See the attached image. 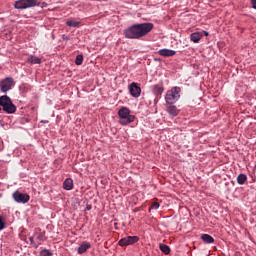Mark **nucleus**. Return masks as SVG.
Instances as JSON below:
<instances>
[{
  "mask_svg": "<svg viewBox=\"0 0 256 256\" xmlns=\"http://www.w3.org/2000/svg\"><path fill=\"white\" fill-rule=\"evenodd\" d=\"M154 27L155 25L151 22L132 24L123 30V35L125 39H142L147 37Z\"/></svg>",
  "mask_w": 256,
  "mask_h": 256,
  "instance_id": "f257e3e1",
  "label": "nucleus"
},
{
  "mask_svg": "<svg viewBox=\"0 0 256 256\" xmlns=\"http://www.w3.org/2000/svg\"><path fill=\"white\" fill-rule=\"evenodd\" d=\"M47 5V2H39V0H17L14 3V8L23 11L24 9H31V7H41L43 9Z\"/></svg>",
  "mask_w": 256,
  "mask_h": 256,
  "instance_id": "f03ea898",
  "label": "nucleus"
},
{
  "mask_svg": "<svg viewBox=\"0 0 256 256\" xmlns=\"http://www.w3.org/2000/svg\"><path fill=\"white\" fill-rule=\"evenodd\" d=\"M118 117V123L123 127L130 125V123H133L135 119H137L135 115L131 114V110L127 107H122L118 110Z\"/></svg>",
  "mask_w": 256,
  "mask_h": 256,
  "instance_id": "7ed1b4c3",
  "label": "nucleus"
},
{
  "mask_svg": "<svg viewBox=\"0 0 256 256\" xmlns=\"http://www.w3.org/2000/svg\"><path fill=\"white\" fill-rule=\"evenodd\" d=\"M0 107H2V111L7 113L8 115H13L17 111V106L13 104V100L8 95L0 96Z\"/></svg>",
  "mask_w": 256,
  "mask_h": 256,
  "instance_id": "20e7f679",
  "label": "nucleus"
},
{
  "mask_svg": "<svg viewBox=\"0 0 256 256\" xmlns=\"http://www.w3.org/2000/svg\"><path fill=\"white\" fill-rule=\"evenodd\" d=\"M181 99V87L176 86L173 87L171 90H168L165 95V101L168 105H174Z\"/></svg>",
  "mask_w": 256,
  "mask_h": 256,
  "instance_id": "39448f33",
  "label": "nucleus"
},
{
  "mask_svg": "<svg viewBox=\"0 0 256 256\" xmlns=\"http://www.w3.org/2000/svg\"><path fill=\"white\" fill-rule=\"evenodd\" d=\"M12 199H14L15 203H22V205H25V203H29L31 196L27 193H22L19 190H16L12 194Z\"/></svg>",
  "mask_w": 256,
  "mask_h": 256,
  "instance_id": "423d86ee",
  "label": "nucleus"
},
{
  "mask_svg": "<svg viewBox=\"0 0 256 256\" xmlns=\"http://www.w3.org/2000/svg\"><path fill=\"white\" fill-rule=\"evenodd\" d=\"M14 85L15 80L13 79V77H6L0 82V90L2 91V93H7L8 91H11V89H13Z\"/></svg>",
  "mask_w": 256,
  "mask_h": 256,
  "instance_id": "0eeeda50",
  "label": "nucleus"
},
{
  "mask_svg": "<svg viewBox=\"0 0 256 256\" xmlns=\"http://www.w3.org/2000/svg\"><path fill=\"white\" fill-rule=\"evenodd\" d=\"M139 242V236H127L118 241L120 247H129V245H135Z\"/></svg>",
  "mask_w": 256,
  "mask_h": 256,
  "instance_id": "6e6552de",
  "label": "nucleus"
},
{
  "mask_svg": "<svg viewBox=\"0 0 256 256\" xmlns=\"http://www.w3.org/2000/svg\"><path fill=\"white\" fill-rule=\"evenodd\" d=\"M129 93L131 97H134L135 99L141 97V86H139L138 83L132 82L129 86Z\"/></svg>",
  "mask_w": 256,
  "mask_h": 256,
  "instance_id": "1a4fd4ad",
  "label": "nucleus"
},
{
  "mask_svg": "<svg viewBox=\"0 0 256 256\" xmlns=\"http://www.w3.org/2000/svg\"><path fill=\"white\" fill-rule=\"evenodd\" d=\"M163 91H165L163 83H159L152 86V93L153 95H155V97H161V95H163Z\"/></svg>",
  "mask_w": 256,
  "mask_h": 256,
  "instance_id": "9d476101",
  "label": "nucleus"
},
{
  "mask_svg": "<svg viewBox=\"0 0 256 256\" xmlns=\"http://www.w3.org/2000/svg\"><path fill=\"white\" fill-rule=\"evenodd\" d=\"M158 55H160L161 57H174V55H177V51L163 48L158 51Z\"/></svg>",
  "mask_w": 256,
  "mask_h": 256,
  "instance_id": "9b49d317",
  "label": "nucleus"
},
{
  "mask_svg": "<svg viewBox=\"0 0 256 256\" xmlns=\"http://www.w3.org/2000/svg\"><path fill=\"white\" fill-rule=\"evenodd\" d=\"M166 111L169 115H171V117H177V115H179V109H177V106L173 104H169L166 107Z\"/></svg>",
  "mask_w": 256,
  "mask_h": 256,
  "instance_id": "f8f14e48",
  "label": "nucleus"
},
{
  "mask_svg": "<svg viewBox=\"0 0 256 256\" xmlns=\"http://www.w3.org/2000/svg\"><path fill=\"white\" fill-rule=\"evenodd\" d=\"M87 249H91V243L84 241L78 247V254L83 255V253L87 252Z\"/></svg>",
  "mask_w": 256,
  "mask_h": 256,
  "instance_id": "ddd939ff",
  "label": "nucleus"
},
{
  "mask_svg": "<svg viewBox=\"0 0 256 256\" xmlns=\"http://www.w3.org/2000/svg\"><path fill=\"white\" fill-rule=\"evenodd\" d=\"M200 239L203 241V243H206L207 245H211V243H215V238L209 234H202L200 236Z\"/></svg>",
  "mask_w": 256,
  "mask_h": 256,
  "instance_id": "4468645a",
  "label": "nucleus"
},
{
  "mask_svg": "<svg viewBox=\"0 0 256 256\" xmlns=\"http://www.w3.org/2000/svg\"><path fill=\"white\" fill-rule=\"evenodd\" d=\"M203 38V34L201 32H194L190 35V41L193 43H198Z\"/></svg>",
  "mask_w": 256,
  "mask_h": 256,
  "instance_id": "2eb2a0df",
  "label": "nucleus"
},
{
  "mask_svg": "<svg viewBox=\"0 0 256 256\" xmlns=\"http://www.w3.org/2000/svg\"><path fill=\"white\" fill-rule=\"evenodd\" d=\"M63 189H65V191H71V189H73V179L66 178L63 182Z\"/></svg>",
  "mask_w": 256,
  "mask_h": 256,
  "instance_id": "dca6fc26",
  "label": "nucleus"
},
{
  "mask_svg": "<svg viewBox=\"0 0 256 256\" xmlns=\"http://www.w3.org/2000/svg\"><path fill=\"white\" fill-rule=\"evenodd\" d=\"M238 185H245L247 183V174H239L236 178Z\"/></svg>",
  "mask_w": 256,
  "mask_h": 256,
  "instance_id": "f3484780",
  "label": "nucleus"
},
{
  "mask_svg": "<svg viewBox=\"0 0 256 256\" xmlns=\"http://www.w3.org/2000/svg\"><path fill=\"white\" fill-rule=\"evenodd\" d=\"M28 62L32 65H41V58L37 56H30L28 57Z\"/></svg>",
  "mask_w": 256,
  "mask_h": 256,
  "instance_id": "a211bd4d",
  "label": "nucleus"
},
{
  "mask_svg": "<svg viewBox=\"0 0 256 256\" xmlns=\"http://www.w3.org/2000/svg\"><path fill=\"white\" fill-rule=\"evenodd\" d=\"M160 251H162L164 255H169V253H171V248L166 244H160Z\"/></svg>",
  "mask_w": 256,
  "mask_h": 256,
  "instance_id": "6ab92c4d",
  "label": "nucleus"
},
{
  "mask_svg": "<svg viewBox=\"0 0 256 256\" xmlns=\"http://www.w3.org/2000/svg\"><path fill=\"white\" fill-rule=\"evenodd\" d=\"M66 25H67V27H79L81 25V22L73 21V20H67Z\"/></svg>",
  "mask_w": 256,
  "mask_h": 256,
  "instance_id": "aec40b11",
  "label": "nucleus"
},
{
  "mask_svg": "<svg viewBox=\"0 0 256 256\" xmlns=\"http://www.w3.org/2000/svg\"><path fill=\"white\" fill-rule=\"evenodd\" d=\"M40 256H53V251L49 249H42L40 251Z\"/></svg>",
  "mask_w": 256,
  "mask_h": 256,
  "instance_id": "412c9836",
  "label": "nucleus"
},
{
  "mask_svg": "<svg viewBox=\"0 0 256 256\" xmlns=\"http://www.w3.org/2000/svg\"><path fill=\"white\" fill-rule=\"evenodd\" d=\"M75 65H83V54H78L76 56Z\"/></svg>",
  "mask_w": 256,
  "mask_h": 256,
  "instance_id": "4be33fe9",
  "label": "nucleus"
},
{
  "mask_svg": "<svg viewBox=\"0 0 256 256\" xmlns=\"http://www.w3.org/2000/svg\"><path fill=\"white\" fill-rule=\"evenodd\" d=\"M7 227V222L5 221V217L0 216V231H3Z\"/></svg>",
  "mask_w": 256,
  "mask_h": 256,
  "instance_id": "5701e85b",
  "label": "nucleus"
},
{
  "mask_svg": "<svg viewBox=\"0 0 256 256\" xmlns=\"http://www.w3.org/2000/svg\"><path fill=\"white\" fill-rule=\"evenodd\" d=\"M160 207L159 202H153L149 208V211H151V209H155L157 210Z\"/></svg>",
  "mask_w": 256,
  "mask_h": 256,
  "instance_id": "b1692460",
  "label": "nucleus"
},
{
  "mask_svg": "<svg viewBox=\"0 0 256 256\" xmlns=\"http://www.w3.org/2000/svg\"><path fill=\"white\" fill-rule=\"evenodd\" d=\"M37 240H38V241H46L47 239L45 238V232H41V233L37 236Z\"/></svg>",
  "mask_w": 256,
  "mask_h": 256,
  "instance_id": "393cba45",
  "label": "nucleus"
},
{
  "mask_svg": "<svg viewBox=\"0 0 256 256\" xmlns=\"http://www.w3.org/2000/svg\"><path fill=\"white\" fill-rule=\"evenodd\" d=\"M29 241H30L31 245H34L35 249H37V247H39V245H36V244H35V240H34L33 236H31V237L29 238Z\"/></svg>",
  "mask_w": 256,
  "mask_h": 256,
  "instance_id": "a878e982",
  "label": "nucleus"
},
{
  "mask_svg": "<svg viewBox=\"0 0 256 256\" xmlns=\"http://www.w3.org/2000/svg\"><path fill=\"white\" fill-rule=\"evenodd\" d=\"M252 9L256 10V0H251Z\"/></svg>",
  "mask_w": 256,
  "mask_h": 256,
  "instance_id": "bb28decb",
  "label": "nucleus"
},
{
  "mask_svg": "<svg viewBox=\"0 0 256 256\" xmlns=\"http://www.w3.org/2000/svg\"><path fill=\"white\" fill-rule=\"evenodd\" d=\"M93 209V206L91 204L86 205V211H91Z\"/></svg>",
  "mask_w": 256,
  "mask_h": 256,
  "instance_id": "cd10ccee",
  "label": "nucleus"
},
{
  "mask_svg": "<svg viewBox=\"0 0 256 256\" xmlns=\"http://www.w3.org/2000/svg\"><path fill=\"white\" fill-rule=\"evenodd\" d=\"M62 39H63V41H69V36H67V35L64 34V35L62 36Z\"/></svg>",
  "mask_w": 256,
  "mask_h": 256,
  "instance_id": "c85d7f7f",
  "label": "nucleus"
},
{
  "mask_svg": "<svg viewBox=\"0 0 256 256\" xmlns=\"http://www.w3.org/2000/svg\"><path fill=\"white\" fill-rule=\"evenodd\" d=\"M203 33H204L205 37H209V32L203 31Z\"/></svg>",
  "mask_w": 256,
  "mask_h": 256,
  "instance_id": "c756f323",
  "label": "nucleus"
},
{
  "mask_svg": "<svg viewBox=\"0 0 256 256\" xmlns=\"http://www.w3.org/2000/svg\"><path fill=\"white\" fill-rule=\"evenodd\" d=\"M40 123H43V124L49 123V120H41Z\"/></svg>",
  "mask_w": 256,
  "mask_h": 256,
  "instance_id": "7c9ffc66",
  "label": "nucleus"
},
{
  "mask_svg": "<svg viewBox=\"0 0 256 256\" xmlns=\"http://www.w3.org/2000/svg\"><path fill=\"white\" fill-rule=\"evenodd\" d=\"M0 111H3V107L0 106Z\"/></svg>",
  "mask_w": 256,
  "mask_h": 256,
  "instance_id": "2f4dec72",
  "label": "nucleus"
},
{
  "mask_svg": "<svg viewBox=\"0 0 256 256\" xmlns=\"http://www.w3.org/2000/svg\"><path fill=\"white\" fill-rule=\"evenodd\" d=\"M115 227H117V223H114Z\"/></svg>",
  "mask_w": 256,
  "mask_h": 256,
  "instance_id": "473e14b6",
  "label": "nucleus"
}]
</instances>
